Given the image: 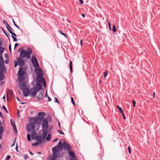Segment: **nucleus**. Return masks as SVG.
<instances>
[{"label":"nucleus","mask_w":160,"mask_h":160,"mask_svg":"<svg viewBox=\"0 0 160 160\" xmlns=\"http://www.w3.org/2000/svg\"><path fill=\"white\" fill-rule=\"evenodd\" d=\"M3 31L4 33V34H5V35L7 36V37H8V38H9V37L8 36V35L7 34V33H6V32H5V31L3 29Z\"/></svg>","instance_id":"obj_53"},{"label":"nucleus","mask_w":160,"mask_h":160,"mask_svg":"<svg viewBox=\"0 0 160 160\" xmlns=\"http://www.w3.org/2000/svg\"><path fill=\"white\" fill-rule=\"evenodd\" d=\"M80 44L81 45V46H82V44H83V43H82V40H80Z\"/></svg>","instance_id":"obj_58"},{"label":"nucleus","mask_w":160,"mask_h":160,"mask_svg":"<svg viewBox=\"0 0 160 160\" xmlns=\"http://www.w3.org/2000/svg\"><path fill=\"white\" fill-rule=\"evenodd\" d=\"M123 117V119H124V120H125L126 119V117H125V116L124 115V112L123 113H122Z\"/></svg>","instance_id":"obj_52"},{"label":"nucleus","mask_w":160,"mask_h":160,"mask_svg":"<svg viewBox=\"0 0 160 160\" xmlns=\"http://www.w3.org/2000/svg\"><path fill=\"white\" fill-rule=\"evenodd\" d=\"M52 155L49 157V160H56L58 157L60 156V151L58 147H54L52 148Z\"/></svg>","instance_id":"obj_1"},{"label":"nucleus","mask_w":160,"mask_h":160,"mask_svg":"<svg viewBox=\"0 0 160 160\" xmlns=\"http://www.w3.org/2000/svg\"><path fill=\"white\" fill-rule=\"evenodd\" d=\"M79 0V2H80L81 4H82L83 3V1L82 0Z\"/></svg>","instance_id":"obj_59"},{"label":"nucleus","mask_w":160,"mask_h":160,"mask_svg":"<svg viewBox=\"0 0 160 160\" xmlns=\"http://www.w3.org/2000/svg\"><path fill=\"white\" fill-rule=\"evenodd\" d=\"M70 160H77L76 159V158H70Z\"/></svg>","instance_id":"obj_64"},{"label":"nucleus","mask_w":160,"mask_h":160,"mask_svg":"<svg viewBox=\"0 0 160 160\" xmlns=\"http://www.w3.org/2000/svg\"><path fill=\"white\" fill-rule=\"evenodd\" d=\"M32 62L33 65L35 70L39 69V65L36 58L32 56L31 58Z\"/></svg>","instance_id":"obj_4"},{"label":"nucleus","mask_w":160,"mask_h":160,"mask_svg":"<svg viewBox=\"0 0 160 160\" xmlns=\"http://www.w3.org/2000/svg\"><path fill=\"white\" fill-rule=\"evenodd\" d=\"M9 50L10 52H11V45L10 44V45L9 46Z\"/></svg>","instance_id":"obj_56"},{"label":"nucleus","mask_w":160,"mask_h":160,"mask_svg":"<svg viewBox=\"0 0 160 160\" xmlns=\"http://www.w3.org/2000/svg\"><path fill=\"white\" fill-rule=\"evenodd\" d=\"M12 38L13 39V41H14V42L17 41V39L14 36H13L12 35Z\"/></svg>","instance_id":"obj_40"},{"label":"nucleus","mask_w":160,"mask_h":160,"mask_svg":"<svg viewBox=\"0 0 160 160\" xmlns=\"http://www.w3.org/2000/svg\"><path fill=\"white\" fill-rule=\"evenodd\" d=\"M42 118H40L39 117H36L32 118L30 119V121L32 122L34 124L37 125H40L41 124V122Z\"/></svg>","instance_id":"obj_3"},{"label":"nucleus","mask_w":160,"mask_h":160,"mask_svg":"<svg viewBox=\"0 0 160 160\" xmlns=\"http://www.w3.org/2000/svg\"><path fill=\"white\" fill-rule=\"evenodd\" d=\"M10 122H11V124L12 125V126L13 127L15 125V122L13 120L11 119L10 120Z\"/></svg>","instance_id":"obj_33"},{"label":"nucleus","mask_w":160,"mask_h":160,"mask_svg":"<svg viewBox=\"0 0 160 160\" xmlns=\"http://www.w3.org/2000/svg\"><path fill=\"white\" fill-rule=\"evenodd\" d=\"M4 66L3 64L0 63V71L2 72H4Z\"/></svg>","instance_id":"obj_21"},{"label":"nucleus","mask_w":160,"mask_h":160,"mask_svg":"<svg viewBox=\"0 0 160 160\" xmlns=\"http://www.w3.org/2000/svg\"><path fill=\"white\" fill-rule=\"evenodd\" d=\"M42 127L45 129H46L48 127V122L46 119H44L42 120Z\"/></svg>","instance_id":"obj_8"},{"label":"nucleus","mask_w":160,"mask_h":160,"mask_svg":"<svg viewBox=\"0 0 160 160\" xmlns=\"http://www.w3.org/2000/svg\"><path fill=\"white\" fill-rule=\"evenodd\" d=\"M12 21H13V22L14 24V25H15V26L17 28H19V27H18V26L15 23V22L14 21V20H13V19L12 20Z\"/></svg>","instance_id":"obj_43"},{"label":"nucleus","mask_w":160,"mask_h":160,"mask_svg":"<svg viewBox=\"0 0 160 160\" xmlns=\"http://www.w3.org/2000/svg\"><path fill=\"white\" fill-rule=\"evenodd\" d=\"M13 95V91L12 90H9L7 94V97L8 98H11Z\"/></svg>","instance_id":"obj_12"},{"label":"nucleus","mask_w":160,"mask_h":160,"mask_svg":"<svg viewBox=\"0 0 160 160\" xmlns=\"http://www.w3.org/2000/svg\"><path fill=\"white\" fill-rule=\"evenodd\" d=\"M35 125L31 121L30 123L28 125L27 129L28 131H31L34 129Z\"/></svg>","instance_id":"obj_7"},{"label":"nucleus","mask_w":160,"mask_h":160,"mask_svg":"<svg viewBox=\"0 0 160 160\" xmlns=\"http://www.w3.org/2000/svg\"><path fill=\"white\" fill-rule=\"evenodd\" d=\"M38 115L39 116L44 117L45 115V113L44 112H39L38 114Z\"/></svg>","instance_id":"obj_25"},{"label":"nucleus","mask_w":160,"mask_h":160,"mask_svg":"<svg viewBox=\"0 0 160 160\" xmlns=\"http://www.w3.org/2000/svg\"><path fill=\"white\" fill-rule=\"evenodd\" d=\"M36 133L35 131H33L31 133V137L32 139H35Z\"/></svg>","instance_id":"obj_22"},{"label":"nucleus","mask_w":160,"mask_h":160,"mask_svg":"<svg viewBox=\"0 0 160 160\" xmlns=\"http://www.w3.org/2000/svg\"><path fill=\"white\" fill-rule=\"evenodd\" d=\"M108 74V71H106L103 73V74L104 75V78H106V77Z\"/></svg>","instance_id":"obj_39"},{"label":"nucleus","mask_w":160,"mask_h":160,"mask_svg":"<svg viewBox=\"0 0 160 160\" xmlns=\"http://www.w3.org/2000/svg\"><path fill=\"white\" fill-rule=\"evenodd\" d=\"M48 101L49 102L51 101V99L50 98V97H49V96H48Z\"/></svg>","instance_id":"obj_60"},{"label":"nucleus","mask_w":160,"mask_h":160,"mask_svg":"<svg viewBox=\"0 0 160 160\" xmlns=\"http://www.w3.org/2000/svg\"><path fill=\"white\" fill-rule=\"evenodd\" d=\"M36 84L37 86L40 88H42V84L43 82L44 81L45 79L43 77H37L36 78Z\"/></svg>","instance_id":"obj_5"},{"label":"nucleus","mask_w":160,"mask_h":160,"mask_svg":"<svg viewBox=\"0 0 160 160\" xmlns=\"http://www.w3.org/2000/svg\"><path fill=\"white\" fill-rule=\"evenodd\" d=\"M18 65V63L17 61L14 62V66L15 67H16Z\"/></svg>","instance_id":"obj_41"},{"label":"nucleus","mask_w":160,"mask_h":160,"mask_svg":"<svg viewBox=\"0 0 160 160\" xmlns=\"http://www.w3.org/2000/svg\"><path fill=\"white\" fill-rule=\"evenodd\" d=\"M132 103H133V106L135 107L136 102L134 100H132Z\"/></svg>","instance_id":"obj_50"},{"label":"nucleus","mask_w":160,"mask_h":160,"mask_svg":"<svg viewBox=\"0 0 160 160\" xmlns=\"http://www.w3.org/2000/svg\"><path fill=\"white\" fill-rule=\"evenodd\" d=\"M72 62L71 61L70 62V70L71 72L72 73Z\"/></svg>","instance_id":"obj_23"},{"label":"nucleus","mask_w":160,"mask_h":160,"mask_svg":"<svg viewBox=\"0 0 160 160\" xmlns=\"http://www.w3.org/2000/svg\"><path fill=\"white\" fill-rule=\"evenodd\" d=\"M43 83V86L44 87H46V82L45 81V80L43 82H42Z\"/></svg>","instance_id":"obj_47"},{"label":"nucleus","mask_w":160,"mask_h":160,"mask_svg":"<svg viewBox=\"0 0 160 160\" xmlns=\"http://www.w3.org/2000/svg\"><path fill=\"white\" fill-rule=\"evenodd\" d=\"M3 61V59L2 56H0V62H2Z\"/></svg>","instance_id":"obj_44"},{"label":"nucleus","mask_w":160,"mask_h":160,"mask_svg":"<svg viewBox=\"0 0 160 160\" xmlns=\"http://www.w3.org/2000/svg\"><path fill=\"white\" fill-rule=\"evenodd\" d=\"M32 53V51L31 49L28 48L26 51L24 50L21 51L20 53V56L22 58H24L26 57L28 59L30 58V55Z\"/></svg>","instance_id":"obj_2"},{"label":"nucleus","mask_w":160,"mask_h":160,"mask_svg":"<svg viewBox=\"0 0 160 160\" xmlns=\"http://www.w3.org/2000/svg\"><path fill=\"white\" fill-rule=\"evenodd\" d=\"M43 97V96L42 93V92H40L39 93L37 98L38 99L41 100L42 98Z\"/></svg>","instance_id":"obj_19"},{"label":"nucleus","mask_w":160,"mask_h":160,"mask_svg":"<svg viewBox=\"0 0 160 160\" xmlns=\"http://www.w3.org/2000/svg\"><path fill=\"white\" fill-rule=\"evenodd\" d=\"M18 45H19V44L18 43H15V46H14V48L15 49L18 46Z\"/></svg>","instance_id":"obj_55"},{"label":"nucleus","mask_w":160,"mask_h":160,"mask_svg":"<svg viewBox=\"0 0 160 160\" xmlns=\"http://www.w3.org/2000/svg\"><path fill=\"white\" fill-rule=\"evenodd\" d=\"M47 132L46 130H43L42 132V135L43 137V140L45 139V137H46L47 135Z\"/></svg>","instance_id":"obj_20"},{"label":"nucleus","mask_w":160,"mask_h":160,"mask_svg":"<svg viewBox=\"0 0 160 160\" xmlns=\"http://www.w3.org/2000/svg\"><path fill=\"white\" fill-rule=\"evenodd\" d=\"M117 107L118 108L120 112L121 113H123V110H122V108L119 107V106H117Z\"/></svg>","instance_id":"obj_31"},{"label":"nucleus","mask_w":160,"mask_h":160,"mask_svg":"<svg viewBox=\"0 0 160 160\" xmlns=\"http://www.w3.org/2000/svg\"><path fill=\"white\" fill-rule=\"evenodd\" d=\"M128 152H129V153H131V150H130V148L129 147H128Z\"/></svg>","instance_id":"obj_57"},{"label":"nucleus","mask_w":160,"mask_h":160,"mask_svg":"<svg viewBox=\"0 0 160 160\" xmlns=\"http://www.w3.org/2000/svg\"><path fill=\"white\" fill-rule=\"evenodd\" d=\"M58 32L59 33L61 34L62 35H64L66 38H67L66 35L64 33H63L62 31L59 30L58 31Z\"/></svg>","instance_id":"obj_35"},{"label":"nucleus","mask_w":160,"mask_h":160,"mask_svg":"<svg viewBox=\"0 0 160 160\" xmlns=\"http://www.w3.org/2000/svg\"><path fill=\"white\" fill-rule=\"evenodd\" d=\"M42 88H40L38 86H35L31 88L30 91V94L31 96H35L38 91L40 89H42Z\"/></svg>","instance_id":"obj_6"},{"label":"nucleus","mask_w":160,"mask_h":160,"mask_svg":"<svg viewBox=\"0 0 160 160\" xmlns=\"http://www.w3.org/2000/svg\"><path fill=\"white\" fill-rule=\"evenodd\" d=\"M5 62L6 63V64H8V62H9V61H8V60H6L5 61Z\"/></svg>","instance_id":"obj_61"},{"label":"nucleus","mask_w":160,"mask_h":160,"mask_svg":"<svg viewBox=\"0 0 160 160\" xmlns=\"http://www.w3.org/2000/svg\"><path fill=\"white\" fill-rule=\"evenodd\" d=\"M29 153H30V154L32 155H33V153H32V152H31L30 151H29Z\"/></svg>","instance_id":"obj_62"},{"label":"nucleus","mask_w":160,"mask_h":160,"mask_svg":"<svg viewBox=\"0 0 160 160\" xmlns=\"http://www.w3.org/2000/svg\"><path fill=\"white\" fill-rule=\"evenodd\" d=\"M6 26L8 30H11L13 31L11 28L9 26L7 22H6Z\"/></svg>","instance_id":"obj_26"},{"label":"nucleus","mask_w":160,"mask_h":160,"mask_svg":"<svg viewBox=\"0 0 160 160\" xmlns=\"http://www.w3.org/2000/svg\"><path fill=\"white\" fill-rule=\"evenodd\" d=\"M13 127V130H14V131L16 132V133L17 134V133H18V131H17V128H16V127L15 126V125H14V126Z\"/></svg>","instance_id":"obj_38"},{"label":"nucleus","mask_w":160,"mask_h":160,"mask_svg":"<svg viewBox=\"0 0 160 160\" xmlns=\"http://www.w3.org/2000/svg\"><path fill=\"white\" fill-rule=\"evenodd\" d=\"M3 48L2 47H0V55H1L3 53Z\"/></svg>","instance_id":"obj_34"},{"label":"nucleus","mask_w":160,"mask_h":160,"mask_svg":"<svg viewBox=\"0 0 160 160\" xmlns=\"http://www.w3.org/2000/svg\"><path fill=\"white\" fill-rule=\"evenodd\" d=\"M82 17H83V18H84L85 17V15L84 13L82 14Z\"/></svg>","instance_id":"obj_63"},{"label":"nucleus","mask_w":160,"mask_h":160,"mask_svg":"<svg viewBox=\"0 0 160 160\" xmlns=\"http://www.w3.org/2000/svg\"><path fill=\"white\" fill-rule=\"evenodd\" d=\"M27 87V85L24 82H21L19 84V87L21 90H23Z\"/></svg>","instance_id":"obj_10"},{"label":"nucleus","mask_w":160,"mask_h":160,"mask_svg":"<svg viewBox=\"0 0 160 160\" xmlns=\"http://www.w3.org/2000/svg\"><path fill=\"white\" fill-rule=\"evenodd\" d=\"M29 93H30V90L28 88L24 89L23 91V94L24 96L27 97L28 96Z\"/></svg>","instance_id":"obj_11"},{"label":"nucleus","mask_w":160,"mask_h":160,"mask_svg":"<svg viewBox=\"0 0 160 160\" xmlns=\"http://www.w3.org/2000/svg\"><path fill=\"white\" fill-rule=\"evenodd\" d=\"M8 31H9V32L12 34V35L13 36H14L16 37H17V35L10 30H8Z\"/></svg>","instance_id":"obj_28"},{"label":"nucleus","mask_w":160,"mask_h":160,"mask_svg":"<svg viewBox=\"0 0 160 160\" xmlns=\"http://www.w3.org/2000/svg\"><path fill=\"white\" fill-rule=\"evenodd\" d=\"M58 131L60 134H62L64 135V133L63 132L60 131V130H58Z\"/></svg>","instance_id":"obj_54"},{"label":"nucleus","mask_w":160,"mask_h":160,"mask_svg":"<svg viewBox=\"0 0 160 160\" xmlns=\"http://www.w3.org/2000/svg\"><path fill=\"white\" fill-rule=\"evenodd\" d=\"M11 156L10 155H7L6 157V160H8L10 158Z\"/></svg>","instance_id":"obj_46"},{"label":"nucleus","mask_w":160,"mask_h":160,"mask_svg":"<svg viewBox=\"0 0 160 160\" xmlns=\"http://www.w3.org/2000/svg\"><path fill=\"white\" fill-rule=\"evenodd\" d=\"M18 62L20 66H22L24 65V62L22 58H19L18 59Z\"/></svg>","instance_id":"obj_15"},{"label":"nucleus","mask_w":160,"mask_h":160,"mask_svg":"<svg viewBox=\"0 0 160 160\" xmlns=\"http://www.w3.org/2000/svg\"><path fill=\"white\" fill-rule=\"evenodd\" d=\"M2 108L4 109L6 112L7 113H8V111L7 109L4 106H3V107H2Z\"/></svg>","instance_id":"obj_48"},{"label":"nucleus","mask_w":160,"mask_h":160,"mask_svg":"<svg viewBox=\"0 0 160 160\" xmlns=\"http://www.w3.org/2000/svg\"><path fill=\"white\" fill-rule=\"evenodd\" d=\"M28 156L27 155H25L24 156V158L25 159H27L28 158Z\"/></svg>","instance_id":"obj_49"},{"label":"nucleus","mask_w":160,"mask_h":160,"mask_svg":"<svg viewBox=\"0 0 160 160\" xmlns=\"http://www.w3.org/2000/svg\"><path fill=\"white\" fill-rule=\"evenodd\" d=\"M3 44V42L2 39L0 38V46Z\"/></svg>","instance_id":"obj_51"},{"label":"nucleus","mask_w":160,"mask_h":160,"mask_svg":"<svg viewBox=\"0 0 160 160\" xmlns=\"http://www.w3.org/2000/svg\"><path fill=\"white\" fill-rule=\"evenodd\" d=\"M69 155L71 157L70 158H75V155L74 152L72 151H70L68 152Z\"/></svg>","instance_id":"obj_16"},{"label":"nucleus","mask_w":160,"mask_h":160,"mask_svg":"<svg viewBox=\"0 0 160 160\" xmlns=\"http://www.w3.org/2000/svg\"><path fill=\"white\" fill-rule=\"evenodd\" d=\"M71 102H72V103L74 105H75V103H74V100H73V99L72 98H71Z\"/></svg>","instance_id":"obj_42"},{"label":"nucleus","mask_w":160,"mask_h":160,"mask_svg":"<svg viewBox=\"0 0 160 160\" xmlns=\"http://www.w3.org/2000/svg\"><path fill=\"white\" fill-rule=\"evenodd\" d=\"M112 31L114 32H116L117 31V29L115 25H114L113 26Z\"/></svg>","instance_id":"obj_32"},{"label":"nucleus","mask_w":160,"mask_h":160,"mask_svg":"<svg viewBox=\"0 0 160 160\" xmlns=\"http://www.w3.org/2000/svg\"><path fill=\"white\" fill-rule=\"evenodd\" d=\"M18 80L19 81H21L24 79V78L23 76H19Z\"/></svg>","instance_id":"obj_27"},{"label":"nucleus","mask_w":160,"mask_h":160,"mask_svg":"<svg viewBox=\"0 0 160 160\" xmlns=\"http://www.w3.org/2000/svg\"><path fill=\"white\" fill-rule=\"evenodd\" d=\"M4 78V75L2 72H0V81L2 80Z\"/></svg>","instance_id":"obj_24"},{"label":"nucleus","mask_w":160,"mask_h":160,"mask_svg":"<svg viewBox=\"0 0 160 160\" xmlns=\"http://www.w3.org/2000/svg\"><path fill=\"white\" fill-rule=\"evenodd\" d=\"M54 99H55V102H57V103H59L58 99L56 98H55Z\"/></svg>","instance_id":"obj_45"},{"label":"nucleus","mask_w":160,"mask_h":160,"mask_svg":"<svg viewBox=\"0 0 160 160\" xmlns=\"http://www.w3.org/2000/svg\"><path fill=\"white\" fill-rule=\"evenodd\" d=\"M27 139L28 141H30L31 140V137L30 135L29 134H27Z\"/></svg>","instance_id":"obj_37"},{"label":"nucleus","mask_w":160,"mask_h":160,"mask_svg":"<svg viewBox=\"0 0 160 160\" xmlns=\"http://www.w3.org/2000/svg\"><path fill=\"white\" fill-rule=\"evenodd\" d=\"M37 141H38L39 143H41L42 140V137L39 135H37L35 138V139Z\"/></svg>","instance_id":"obj_18"},{"label":"nucleus","mask_w":160,"mask_h":160,"mask_svg":"<svg viewBox=\"0 0 160 160\" xmlns=\"http://www.w3.org/2000/svg\"><path fill=\"white\" fill-rule=\"evenodd\" d=\"M24 74V71L22 68H20L18 72V75L19 76H23Z\"/></svg>","instance_id":"obj_17"},{"label":"nucleus","mask_w":160,"mask_h":160,"mask_svg":"<svg viewBox=\"0 0 160 160\" xmlns=\"http://www.w3.org/2000/svg\"><path fill=\"white\" fill-rule=\"evenodd\" d=\"M51 135L50 134H48V135L47 137L46 138V140L47 141H49L50 140V138H51Z\"/></svg>","instance_id":"obj_29"},{"label":"nucleus","mask_w":160,"mask_h":160,"mask_svg":"<svg viewBox=\"0 0 160 160\" xmlns=\"http://www.w3.org/2000/svg\"><path fill=\"white\" fill-rule=\"evenodd\" d=\"M37 72L36 73L37 77H42L43 74L41 70L39 68L38 70H35Z\"/></svg>","instance_id":"obj_13"},{"label":"nucleus","mask_w":160,"mask_h":160,"mask_svg":"<svg viewBox=\"0 0 160 160\" xmlns=\"http://www.w3.org/2000/svg\"><path fill=\"white\" fill-rule=\"evenodd\" d=\"M63 143L62 141H61L58 143L57 146H56L55 147H58V150L59 151V150L61 151L62 150L63 147Z\"/></svg>","instance_id":"obj_14"},{"label":"nucleus","mask_w":160,"mask_h":160,"mask_svg":"<svg viewBox=\"0 0 160 160\" xmlns=\"http://www.w3.org/2000/svg\"><path fill=\"white\" fill-rule=\"evenodd\" d=\"M40 143H39V142H37L35 143H32V146H38L39 144H40Z\"/></svg>","instance_id":"obj_30"},{"label":"nucleus","mask_w":160,"mask_h":160,"mask_svg":"<svg viewBox=\"0 0 160 160\" xmlns=\"http://www.w3.org/2000/svg\"><path fill=\"white\" fill-rule=\"evenodd\" d=\"M63 147L64 149L68 151L71 150V147L65 142H63Z\"/></svg>","instance_id":"obj_9"},{"label":"nucleus","mask_w":160,"mask_h":160,"mask_svg":"<svg viewBox=\"0 0 160 160\" xmlns=\"http://www.w3.org/2000/svg\"><path fill=\"white\" fill-rule=\"evenodd\" d=\"M3 128L2 127H0V134H1L3 132Z\"/></svg>","instance_id":"obj_36"}]
</instances>
